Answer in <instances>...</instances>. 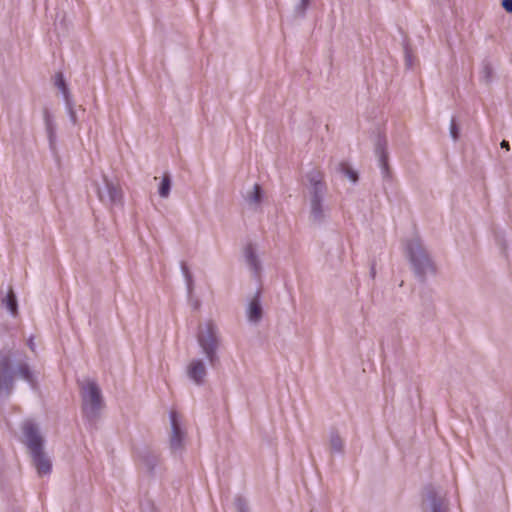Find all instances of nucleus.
Masks as SVG:
<instances>
[{
    "mask_svg": "<svg viewBox=\"0 0 512 512\" xmlns=\"http://www.w3.org/2000/svg\"><path fill=\"white\" fill-rule=\"evenodd\" d=\"M310 220L315 224L323 223L328 216V207L325 205L327 186L318 171L308 174Z\"/></svg>",
    "mask_w": 512,
    "mask_h": 512,
    "instance_id": "obj_1",
    "label": "nucleus"
},
{
    "mask_svg": "<svg viewBox=\"0 0 512 512\" xmlns=\"http://www.w3.org/2000/svg\"><path fill=\"white\" fill-rule=\"evenodd\" d=\"M22 431L38 473L40 475L49 474L51 471V461L43 451V438L38 427L32 421L27 420L22 425Z\"/></svg>",
    "mask_w": 512,
    "mask_h": 512,
    "instance_id": "obj_2",
    "label": "nucleus"
},
{
    "mask_svg": "<svg viewBox=\"0 0 512 512\" xmlns=\"http://www.w3.org/2000/svg\"><path fill=\"white\" fill-rule=\"evenodd\" d=\"M17 374L31 385L34 384L33 373L26 363H20L14 371L8 354L0 353V398H8L14 388V375Z\"/></svg>",
    "mask_w": 512,
    "mask_h": 512,
    "instance_id": "obj_3",
    "label": "nucleus"
},
{
    "mask_svg": "<svg viewBox=\"0 0 512 512\" xmlns=\"http://www.w3.org/2000/svg\"><path fill=\"white\" fill-rule=\"evenodd\" d=\"M82 411L89 421H95L104 407L101 390L97 383L89 378L80 382Z\"/></svg>",
    "mask_w": 512,
    "mask_h": 512,
    "instance_id": "obj_4",
    "label": "nucleus"
},
{
    "mask_svg": "<svg viewBox=\"0 0 512 512\" xmlns=\"http://www.w3.org/2000/svg\"><path fill=\"white\" fill-rule=\"evenodd\" d=\"M197 342L211 365L218 361L217 351L221 344L218 326L211 320L199 325Z\"/></svg>",
    "mask_w": 512,
    "mask_h": 512,
    "instance_id": "obj_5",
    "label": "nucleus"
},
{
    "mask_svg": "<svg viewBox=\"0 0 512 512\" xmlns=\"http://www.w3.org/2000/svg\"><path fill=\"white\" fill-rule=\"evenodd\" d=\"M407 254L413 266L414 272L421 279L434 273V265L418 238L411 239L407 243Z\"/></svg>",
    "mask_w": 512,
    "mask_h": 512,
    "instance_id": "obj_6",
    "label": "nucleus"
},
{
    "mask_svg": "<svg viewBox=\"0 0 512 512\" xmlns=\"http://www.w3.org/2000/svg\"><path fill=\"white\" fill-rule=\"evenodd\" d=\"M170 434L169 447L174 455L181 454L185 447L186 429L181 415L175 410L169 413Z\"/></svg>",
    "mask_w": 512,
    "mask_h": 512,
    "instance_id": "obj_7",
    "label": "nucleus"
},
{
    "mask_svg": "<svg viewBox=\"0 0 512 512\" xmlns=\"http://www.w3.org/2000/svg\"><path fill=\"white\" fill-rule=\"evenodd\" d=\"M97 194L102 203L112 206L123 205V193L119 184L110 180L107 176H103L102 186L97 188Z\"/></svg>",
    "mask_w": 512,
    "mask_h": 512,
    "instance_id": "obj_8",
    "label": "nucleus"
},
{
    "mask_svg": "<svg viewBox=\"0 0 512 512\" xmlns=\"http://www.w3.org/2000/svg\"><path fill=\"white\" fill-rule=\"evenodd\" d=\"M423 512H449V502L441 489L428 487L424 494Z\"/></svg>",
    "mask_w": 512,
    "mask_h": 512,
    "instance_id": "obj_9",
    "label": "nucleus"
},
{
    "mask_svg": "<svg viewBox=\"0 0 512 512\" xmlns=\"http://www.w3.org/2000/svg\"><path fill=\"white\" fill-rule=\"evenodd\" d=\"M207 370L201 359H192L187 366L188 377L197 385L203 383Z\"/></svg>",
    "mask_w": 512,
    "mask_h": 512,
    "instance_id": "obj_10",
    "label": "nucleus"
},
{
    "mask_svg": "<svg viewBox=\"0 0 512 512\" xmlns=\"http://www.w3.org/2000/svg\"><path fill=\"white\" fill-rule=\"evenodd\" d=\"M246 316L251 324H258L263 317V308L259 294H256L248 303L246 308Z\"/></svg>",
    "mask_w": 512,
    "mask_h": 512,
    "instance_id": "obj_11",
    "label": "nucleus"
},
{
    "mask_svg": "<svg viewBox=\"0 0 512 512\" xmlns=\"http://www.w3.org/2000/svg\"><path fill=\"white\" fill-rule=\"evenodd\" d=\"M386 141L379 140L376 146V155L378 157L379 166L381 168V173L383 178L390 177V171L388 168V153L386 151Z\"/></svg>",
    "mask_w": 512,
    "mask_h": 512,
    "instance_id": "obj_12",
    "label": "nucleus"
},
{
    "mask_svg": "<svg viewBox=\"0 0 512 512\" xmlns=\"http://www.w3.org/2000/svg\"><path fill=\"white\" fill-rule=\"evenodd\" d=\"M244 257L249 268L255 273L258 274L261 269V263L256 255L255 248L253 245L249 244L244 250Z\"/></svg>",
    "mask_w": 512,
    "mask_h": 512,
    "instance_id": "obj_13",
    "label": "nucleus"
},
{
    "mask_svg": "<svg viewBox=\"0 0 512 512\" xmlns=\"http://www.w3.org/2000/svg\"><path fill=\"white\" fill-rule=\"evenodd\" d=\"M55 85L61 90V92L63 93V95L65 97L66 105H67V109H68V113H69L71 121L73 123H76V114H75V112L72 108L71 102L69 100L67 87H66V84H65L62 74H57L56 80H55Z\"/></svg>",
    "mask_w": 512,
    "mask_h": 512,
    "instance_id": "obj_14",
    "label": "nucleus"
},
{
    "mask_svg": "<svg viewBox=\"0 0 512 512\" xmlns=\"http://www.w3.org/2000/svg\"><path fill=\"white\" fill-rule=\"evenodd\" d=\"M45 129L49 141V146L51 149H55L56 146V123L54 122L52 116L49 113L45 114Z\"/></svg>",
    "mask_w": 512,
    "mask_h": 512,
    "instance_id": "obj_15",
    "label": "nucleus"
},
{
    "mask_svg": "<svg viewBox=\"0 0 512 512\" xmlns=\"http://www.w3.org/2000/svg\"><path fill=\"white\" fill-rule=\"evenodd\" d=\"M245 200L251 208L257 209L262 201L261 187L254 184L253 188L246 193Z\"/></svg>",
    "mask_w": 512,
    "mask_h": 512,
    "instance_id": "obj_16",
    "label": "nucleus"
},
{
    "mask_svg": "<svg viewBox=\"0 0 512 512\" xmlns=\"http://www.w3.org/2000/svg\"><path fill=\"white\" fill-rule=\"evenodd\" d=\"M494 77V68L490 61L484 60L481 63V68L479 72L480 81L485 85H490L493 81Z\"/></svg>",
    "mask_w": 512,
    "mask_h": 512,
    "instance_id": "obj_17",
    "label": "nucleus"
},
{
    "mask_svg": "<svg viewBox=\"0 0 512 512\" xmlns=\"http://www.w3.org/2000/svg\"><path fill=\"white\" fill-rule=\"evenodd\" d=\"M329 446L333 453H342L344 450V441L337 431H331L329 434Z\"/></svg>",
    "mask_w": 512,
    "mask_h": 512,
    "instance_id": "obj_18",
    "label": "nucleus"
},
{
    "mask_svg": "<svg viewBox=\"0 0 512 512\" xmlns=\"http://www.w3.org/2000/svg\"><path fill=\"white\" fill-rule=\"evenodd\" d=\"M2 303L13 316L17 314V299L12 288L9 289L6 297L2 300Z\"/></svg>",
    "mask_w": 512,
    "mask_h": 512,
    "instance_id": "obj_19",
    "label": "nucleus"
},
{
    "mask_svg": "<svg viewBox=\"0 0 512 512\" xmlns=\"http://www.w3.org/2000/svg\"><path fill=\"white\" fill-rule=\"evenodd\" d=\"M338 170L342 174H344L352 183H356L358 181V174L355 170H353L349 165L344 162L338 164Z\"/></svg>",
    "mask_w": 512,
    "mask_h": 512,
    "instance_id": "obj_20",
    "label": "nucleus"
},
{
    "mask_svg": "<svg viewBox=\"0 0 512 512\" xmlns=\"http://www.w3.org/2000/svg\"><path fill=\"white\" fill-rule=\"evenodd\" d=\"M170 190H171V179L168 174H165L163 176L162 181L159 186V190H158L159 195L162 198H167L170 194Z\"/></svg>",
    "mask_w": 512,
    "mask_h": 512,
    "instance_id": "obj_21",
    "label": "nucleus"
},
{
    "mask_svg": "<svg viewBox=\"0 0 512 512\" xmlns=\"http://www.w3.org/2000/svg\"><path fill=\"white\" fill-rule=\"evenodd\" d=\"M233 505L238 512H248V504L242 497L235 498Z\"/></svg>",
    "mask_w": 512,
    "mask_h": 512,
    "instance_id": "obj_22",
    "label": "nucleus"
},
{
    "mask_svg": "<svg viewBox=\"0 0 512 512\" xmlns=\"http://www.w3.org/2000/svg\"><path fill=\"white\" fill-rule=\"evenodd\" d=\"M181 269H182V273L185 277V280L187 282L188 291L191 292L192 285H193L192 275L190 274L188 267L184 263H182Z\"/></svg>",
    "mask_w": 512,
    "mask_h": 512,
    "instance_id": "obj_23",
    "label": "nucleus"
},
{
    "mask_svg": "<svg viewBox=\"0 0 512 512\" xmlns=\"http://www.w3.org/2000/svg\"><path fill=\"white\" fill-rule=\"evenodd\" d=\"M449 130H450V135H451L452 139L454 141H456L458 139V137H459V129H458V126H457L456 121H455L454 118L450 122Z\"/></svg>",
    "mask_w": 512,
    "mask_h": 512,
    "instance_id": "obj_24",
    "label": "nucleus"
},
{
    "mask_svg": "<svg viewBox=\"0 0 512 512\" xmlns=\"http://www.w3.org/2000/svg\"><path fill=\"white\" fill-rule=\"evenodd\" d=\"M310 0H300V3L296 6V11L300 15H304L307 7L309 6Z\"/></svg>",
    "mask_w": 512,
    "mask_h": 512,
    "instance_id": "obj_25",
    "label": "nucleus"
},
{
    "mask_svg": "<svg viewBox=\"0 0 512 512\" xmlns=\"http://www.w3.org/2000/svg\"><path fill=\"white\" fill-rule=\"evenodd\" d=\"M502 7L507 11V12H512V0H503L502 1Z\"/></svg>",
    "mask_w": 512,
    "mask_h": 512,
    "instance_id": "obj_26",
    "label": "nucleus"
},
{
    "mask_svg": "<svg viewBox=\"0 0 512 512\" xmlns=\"http://www.w3.org/2000/svg\"><path fill=\"white\" fill-rule=\"evenodd\" d=\"M500 146H501V148H504L506 150H510L509 142L506 141V140H502V142L500 143Z\"/></svg>",
    "mask_w": 512,
    "mask_h": 512,
    "instance_id": "obj_27",
    "label": "nucleus"
},
{
    "mask_svg": "<svg viewBox=\"0 0 512 512\" xmlns=\"http://www.w3.org/2000/svg\"><path fill=\"white\" fill-rule=\"evenodd\" d=\"M147 466H148V468H149V469H152V467H153V463H152V462H150V461H148V462H147Z\"/></svg>",
    "mask_w": 512,
    "mask_h": 512,
    "instance_id": "obj_28",
    "label": "nucleus"
},
{
    "mask_svg": "<svg viewBox=\"0 0 512 512\" xmlns=\"http://www.w3.org/2000/svg\"><path fill=\"white\" fill-rule=\"evenodd\" d=\"M371 275H372V277H375V268L374 267H372V269H371Z\"/></svg>",
    "mask_w": 512,
    "mask_h": 512,
    "instance_id": "obj_29",
    "label": "nucleus"
},
{
    "mask_svg": "<svg viewBox=\"0 0 512 512\" xmlns=\"http://www.w3.org/2000/svg\"><path fill=\"white\" fill-rule=\"evenodd\" d=\"M29 346H30V348H31L32 350L34 349V347H33V346H34V343H32V341H30V342H29Z\"/></svg>",
    "mask_w": 512,
    "mask_h": 512,
    "instance_id": "obj_30",
    "label": "nucleus"
}]
</instances>
